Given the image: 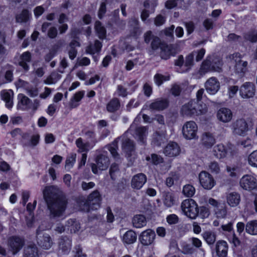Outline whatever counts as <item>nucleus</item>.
Returning <instances> with one entry per match:
<instances>
[{
  "instance_id": "obj_1",
  "label": "nucleus",
  "mask_w": 257,
  "mask_h": 257,
  "mask_svg": "<svg viewBox=\"0 0 257 257\" xmlns=\"http://www.w3.org/2000/svg\"><path fill=\"white\" fill-rule=\"evenodd\" d=\"M43 194L50 211V217L55 219L62 217L65 211L67 203L62 192L54 186H48L45 187Z\"/></svg>"
},
{
  "instance_id": "obj_2",
  "label": "nucleus",
  "mask_w": 257,
  "mask_h": 257,
  "mask_svg": "<svg viewBox=\"0 0 257 257\" xmlns=\"http://www.w3.org/2000/svg\"><path fill=\"white\" fill-rule=\"evenodd\" d=\"M222 65L223 63L220 58H214L212 62L207 58L202 62L200 68V72L202 73L210 71L220 72L222 71Z\"/></svg>"
},
{
  "instance_id": "obj_3",
  "label": "nucleus",
  "mask_w": 257,
  "mask_h": 257,
  "mask_svg": "<svg viewBox=\"0 0 257 257\" xmlns=\"http://www.w3.org/2000/svg\"><path fill=\"white\" fill-rule=\"evenodd\" d=\"M181 208L185 215L191 219H195L198 215L197 204L192 199L184 200L181 203Z\"/></svg>"
},
{
  "instance_id": "obj_4",
  "label": "nucleus",
  "mask_w": 257,
  "mask_h": 257,
  "mask_svg": "<svg viewBox=\"0 0 257 257\" xmlns=\"http://www.w3.org/2000/svg\"><path fill=\"white\" fill-rule=\"evenodd\" d=\"M101 201L100 193L97 190H95L89 194L86 201L83 202L84 207L81 209L85 211H88L90 209H97L100 206Z\"/></svg>"
},
{
  "instance_id": "obj_5",
  "label": "nucleus",
  "mask_w": 257,
  "mask_h": 257,
  "mask_svg": "<svg viewBox=\"0 0 257 257\" xmlns=\"http://www.w3.org/2000/svg\"><path fill=\"white\" fill-rule=\"evenodd\" d=\"M198 125L196 122L194 121H188L183 124L182 132L183 136L185 139L191 140L198 138Z\"/></svg>"
},
{
  "instance_id": "obj_6",
  "label": "nucleus",
  "mask_w": 257,
  "mask_h": 257,
  "mask_svg": "<svg viewBox=\"0 0 257 257\" xmlns=\"http://www.w3.org/2000/svg\"><path fill=\"white\" fill-rule=\"evenodd\" d=\"M231 129L234 135L244 136L249 130V124L244 118H239L231 124Z\"/></svg>"
},
{
  "instance_id": "obj_7",
  "label": "nucleus",
  "mask_w": 257,
  "mask_h": 257,
  "mask_svg": "<svg viewBox=\"0 0 257 257\" xmlns=\"http://www.w3.org/2000/svg\"><path fill=\"white\" fill-rule=\"evenodd\" d=\"M213 154L218 159H221L227 156H232L236 153V150L232 146L225 148L222 144H218L213 148Z\"/></svg>"
},
{
  "instance_id": "obj_8",
  "label": "nucleus",
  "mask_w": 257,
  "mask_h": 257,
  "mask_svg": "<svg viewBox=\"0 0 257 257\" xmlns=\"http://www.w3.org/2000/svg\"><path fill=\"white\" fill-rule=\"evenodd\" d=\"M255 93V86L253 83L246 82L242 84L239 89V93L243 99H249L252 98Z\"/></svg>"
},
{
  "instance_id": "obj_9",
  "label": "nucleus",
  "mask_w": 257,
  "mask_h": 257,
  "mask_svg": "<svg viewBox=\"0 0 257 257\" xmlns=\"http://www.w3.org/2000/svg\"><path fill=\"white\" fill-rule=\"evenodd\" d=\"M198 177L200 185L205 189L210 190L216 184L212 176L206 171H201Z\"/></svg>"
},
{
  "instance_id": "obj_10",
  "label": "nucleus",
  "mask_w": 257,
  "mask_h": 257,
  "mask_svg": "<svg viewBox=\"0 0 257 257\" xmlns=\"http://www.w3.org/2000/svg\"><path fill=\"white\" fill-rule=\"evenodd\" d=\"M231 62L234 64V71L236 73L243 74L246 71L247 61L241 60V55L235 53L231 56Z\"/></svg>"
},
{
  "instance_id": "obj_11",
  "label": "nucleus",
  "mask_w": 257,
  "mask_h": 257,
  "mask_svg": "<svg viewBox=\"0 0 257 257\" xmlns=\"http://www.w3.org/2000/svg\"><path fill=\"white\" fill-rule=\"evenodd\" d=\"M240 185L245 190L251 191L257 188V180L253 176L245 175L240 180Z\"/></svg>"
},
{
  "instance_id": "obj_12",
  "label": "nucleus",
  "mask_w": 257,
  "mask_h": 257,
  "mask_svg": "<svg viewBox=\"0 0 257 257\" xmlns=\"http://www.w3.org/2000/svg\"><path fill=\"white\" fill-rule=\"evenodd\" d=\"M37 240L38 245L44 249H48L53 245V241L51 236L46 233L40 232L37 230Z\"/></svg>"
},
{
  "instance_id": "obj_13",
  "label": "nucleus",
  "mask_w": 257,
  "mask_h": 257,
  "mask_svg": "<svg viewBox=\"0 0 257 257\" xmlns=\"http://www.w3.org/2000/svg\"><path fill=\"white\" fill-rule=\"evenodd\" d=\"M197 106V102L195 100H191L182 105L181 109V113L184 116H192L196 115L195 107Z\"/></svg>"
},
{
  "instance_id": "obj_14",
  "label": "nucleus",
  "mask_w": 257,
  "mask_h": 257,
  "mask_svg": "<svg viewBox=\"0 0 257 257\" xmlns=\"http://www.w3.org/2000/svg\"><path fill=\"white\" fill-rule=\"evenodd\" d=\"M156 233L152 229H147L142 232L139 237V239L144 245H149L152 244L155 239Z\"/></svg>"
},
{
  "instance_id": "obj_15",
  "label": "nucleus",
  "mask_w": 257,
  "mask_h": 257,
  "mask_svg": "<svg viewBox=\"0 0 257 257\" xmlns=\"http://www.w3.org/2000/svg\"><path fill=\"white\" fill-rule=\"evenodd\" d=\"M122 141V149L128 157L133 155L135 152V144L133 141L125 138V134L119 138Z\"/></svg>"
},
{
  "instance_id": "obj_16",
  "label": "nucleus",
  "mask_w": 257,
  "mask_h": 257,
  "mask_svg": "<svg viewBox=\"0 0 257 257\" xmlns=\"http://www.w3.org/2000/svg\"><path fill=\"white\" fill-rule=\"evenodd\" d=\"M204 86L206 91L209 94L213 95L219 90L220 82L216 78L212 77L206 81Z\"/></svg>"
},
{
  "instance_id": "obj_17",
  "label": "nucleus",
  "mask_w": 257,
  "mask_h": 257,
  "mask_svg": "<svg viewBox=\"0 0 257 257\" xmlns=\"http://www.w3.org/2000/svg\"><path fill=\"white\" fill-rule=\"evenodd\" d=\"M232 115L231 110L225 107L220 108L216 114L217 118L223 123H227L230 121L232 118Z\"/></svg>"
},
{
  "instance_id": "obj_18",
  "label": "nucleus",
  "mask_w": 257,
  "mask_h": 257,
  "mask_svg": "<svg viewBox=\"0 0 257 257\" xmlns=\"http://www.w3.org/2000/svg\"><path fill=\"white\" fill-rule=\"evenodd\" d=\"M9 245L14 254L19 251L24 245L23 240L16 236H13L9 239Z\"/></svg>"
},
{
  "instance_id": "obj_19",
  "label": "nucleus",
  "mask_w": 257,
  "mask_h": 257,
  "mask_svg": "<svg viewBox=\"0 0 257 257\" xmlns=\"http://www.w3.org/2000/svg\"><path fill=\"white\" fill-rule=\"evenodd\" d=\"M147 181L146 176L143 173H139L135 175L131 181V186L135 189H140Z\"/></svg>"
},
{
  "instance_id": "obj_20",
  "label": "nucleus",
  "mask_w": 257,
  "mask_h": 257,
  "mask_svg": "<svg viewBox=\"0 0 257 257\" xmlns=\"http://www.w3.org/2000/svg\"><path fill=\"white\" fill-rule=\"evenodd\" d=\"M180 152V148L175 142H170L165 147L164 153L169 157H175L178 156Z\"/></svg>"
},
{
  "instance_id": "obj_21",
  "label": "nucleus",
  "mask_w": 257,
  "mask_h": 257,
  "mask_svg": "<svg viewBox=\"0 0 257 257\" xmlns=\"http://www.w3.org/2000/svg\"><path fill=\"white\" fill-rule=\"evenodd\" d=\"M18 109L26 110L30 108L31 100L27 96L23 94H19L18 95Z\"/></svg>"
},
{
  "instance_id": "obj_22",
  "label": "nucleus",
  "mask_w": 257,
  "mask_h": 257,
  "mask_svg": "<svg viewBox=\"0 0 257 257\" xmlns=\"http://www.w3.org/2000/svg\"><path fill=\"white\" fill-rule=\"evenodd\" d=\"M148 128L146 126H139L136 127L133 135L134 138L138 141L144 143L148 135Z\"/></svg>"
},
{
  "instance_id": "obj_23",
  "label": "nucleus",
  "mask_w": 257,
  "mask_h": 257,
  "mask_svg": "<svg viewBox=\"0 0 257 257\" xmlns=\"http://www.w3.org/2000/svg\"><path fill=\"white\" fill-rule=\"evenodd\" d=\"M169 102L167 99L160 98L151 103L149 107L152 110L160 111L166 108Z\"/></svg>"
},
{
  "instance_id": "obj_24",
  "label": "nucleus",
  "mask_w": 257,
  "mask_h": 257,
  "mask_svg": "<svg viewBox=\"0 0 257 257\" xmlns=\"http://www.w3.org/2000/svg\"><path fill=\"white\" fill-rule=\"evenodd\" d=\"M228 244L224 240H219L216 244V252L219 257H226L228 251Z\"/></svg>"
},
{
  "instance_id": "obj_25",
  "label": "nucleus",
  "mask_w": 257,
  "mask_h": 257,
  "mask_svg": "<svg viewBox=\"0 0 257 257\" xmlns=\"http://www.w3.org/2000/svg\"><path fill=\"white\" fill-rule=\"evenodd\" d=\"M201 141L202 145L207 148H211L216 142L214 136L209 132L203 134Z\"/></svg>"
},
{
  "instance_id": "obj_26",
  "label": "nucleus",
  "mask_w": 257,
  "mask_h": 257,
  "mask_svg": "<svg viewBox=\"0 0 257 257\" xmlns=\"http://www.w3.org/2000/svg\"><path fill=\"white\" fill-rule=\"evenodd\" d=\"M226 201L231 207H236L240 200V195L236 192H229L226 194Z\"/></svg>"
},
{
  "instance_id": "obj_27",
  "label": "nucleus",
  "mask_w": 257,
  "mask_h": 257,
  "mask_svg": "<svg viewBox=\"0 0 257 257\" xmlns=\"http://www.w3.org/2000/svg\"><path fill=\"white\" fill-rule=\"evenodd\" d=\"M2 99L6 102V106L8 108H11L13 106L14 93L11 90H4L1 92Z\"/></svg>"
},
{
  "instance_id": "obj_28",
  "label": "nucleus",
  "mask_w": 257,
  "mask_h": 257,
  "mask_svg": "<svg viewBox=\"0 0 257 257\" xmlns=\"http://www.w3.org/2000/svg\"><path fill=\"white\" fill-rule=\"evenodd\" d=\"M166 131H162L161 132H156L153 136L152 143L156 146H159L163 143L166 140Z\"/></svg>"
},
{
  "instance_id": "obj_29",
  "label": "nucleus",
  "mask_w": 257,
  "mask_h": 257,
  "mask_svg": "<svg viewBox=\"0 0 257 257\" xmlns=\"http://www.w3.org/2000/svg\"><path fill=\"white\" fill-rule=\"evenodd\" d=\"M31 60V53L28 51L25 52L20 56L18 64L25 71H28L29 69V66L28 65V63L30 62Z\"/></svg>"
},
{
  "instance_id": "obj_30",
  "label": "nucleus",
  "mask_w": 257,
  "mask_h": 257,
  "mask_svg": "<svg viewBox=\"0 0 257 257\" xmlns=\"http://www.w3.org/2000/svg\"><path fill=\"white\" fill-rule=\"evenodd\" d=\"M137 236L135 232L130 230L126 231L122 237V241L126 244H133L137 240Z\"/></svg>"
},
{
  "instance_id": "obj_31",
  "label": "nucleus",
  "mask_w": 257,
  "mask_h": 257,
  "mask_svg": "<svg viewBox=\"0 0 257 257\" xmlns=\"http://www.w3.org/2000/svg\"><path fill=\"white\" fill-rule=\"evenodd\" d=\"M102 47L101 43L98 40H95L94 43H91L86 48V52L90 54H94L100 51Z\"/></svg>"
},
{
  "instance_id": "obj_32",
  "label": "nucleus",
  "mask_w": 257,
  "mask_h": 257,
  "mask_svg": "<svg viewBox=\"0 0 257 257\" xmlns=\"http://www.w3.org/2000/svg\"><path fill=\"white\" fill-rule=\"evenodd\" d=\"M132 222L135 227L141 228L146 225L147 220L145 216L139 214L133 217Z\"/></svg>"
},
{
  "instance_id": "obj_33",
  "label": "nucleus",
  "mask_w": 257,
  "mask_h": 257,
  "mask_svg": "<svg viewBox=\"0 0 257 257\" xmlns=\"http://www.w3.org/2000/svg\"><path fill=\"white\" fill-rule=\"evenodd\" d=\"M84 95V91H79L74 94L70 99L69 105L71 108H75L79 105L78 102L83 97Z\"/></svg>"
},
{
  "instance_id": "obj_34",
  "label": "nucleus",
  "mask_w": 257,
  "mask_h": 257,
  "mask_svg": "<svg viewBox=\"0 0 257 257\" xmlns=\"http://www.w3.org/2000/svg\"><path fill=\"white\" fill-rule=\"evenodd\" d=\"M96 164L99 170H104L106 169L109 165V159L103 155L99 156L96 160Z\"/></svg>"
},
{
  "instance_id": "obj_35",
  "label": "nucleus",
  "mask_w": 257,
  "mask_h": 257,
  "mask_svg": "<svg viewBox=\"0 0 257 257\" xmlns=\"http://www.w3.org/2000/svg\"><path fill=\"white\" fill-rule=\"evenodd\" d=\"M246 232L252 235H257V220L248 221L245 225Z\"/></svg>"
},
{
  "instance_id": "obj_36",
  "label": "nucleus",
  "mask_w": 257,
  "mask_h": 257,
  "mask_svg": "<svg viewBox=\"0 0 257 257\" xmlns=\"http://www.w3.org/2000/svg\"><path fill=\"white\" fill-rule=\"evenodd\" d=\"M24 257H38V248L33 244L28 245L24 250Z\"/></svg>"
},
{
  "instance_id": "obj_37",
  "label": "nucleus",
  "mask_w": 257,
  "mask_h": 257,
  "mask_svg": "<svg viewBox=\"0 0 257 257\" xmlns=\"http://www.w3.org/2000/svg\"><path fill=\"white\" fill-rule=\"evenodd\" d=\"M120 107V102L118 98H113L106 105V109L109 112L117 111Z\"/></svg>"
},
{
  "instance_id": "obj_38",
  "label": "nucleus",
  "mask_w": 257,
  "mask_h": 257,
  "mask_svg": "<svg viewBox=\"0 0 257 257\" xmlns=\"http://www.w3.org/2000/svg\"><path fill=\"white\" fill-rule=\"evenodd\" d=\"M164 204L167 207L173 206L175 203V198L174 194L171 192H166L163 196Z\"/></svg>"
},
{
  "instance_id": "obj_39",
  "label": "nucleus",
  "mask_w": 257,
  "mask_h": 257,
  "mask_svg": "<svg viewBox=\"0 0 257 257\" xmlns=\"http://www.w3.org/2000/svg\"><path fill=\"white\" fill-rule=\"evenodd\" d=\"M59 249L62 250V252L65 254L68 253L71 249V241L68 239H62L59 242Z\"/></svg>"
},
{
  "instance_id": "obj_40",
  "label": "nucleus",
  "mask_w": 257,
  "mask_h": 257,
  "mask_svg": "<svg viewBox=\"0 0 257 257\" xmlns=\"http://www.w3.org/2000/svg\"><path fill=\"white\" fill-rule=\"evenodd\" d=\"M30 13L27 10H23L22 12L16 17L18 23H26L30 19Z\"/></svg>"
},
{
  "instance_id": "obj_41",
  "label": "nucleus",
  "mask_w": 257,
  "mask_h": 257,
  "mask_svg": "<svg viewBox=\"0 0 257 257\" xmlns=\"http://www.w3.org/2000/svg\"><path fill=\"white\" fill-rule=\"evenodd\" d=\"M195 191V187L191 184L184 185L182 189V193L186 197H192L194 195Z\"/></svg>"
},
{
  "instance_id": "obj_42",
  "label": "nucleus",
  "mask_w": 257,
  "mask_h": 257,
  "mask_svg": "<svg viewBox=\"0 0 257 257\" xmlns=\"http://www.w3.org/2000/svg\"><path fill=\"white\" fill-rule=\"evenodd\" d=\"M95 29L99 38L104 39L105 38L106 30L105 28L102 26L100 22L97 21L95 22Z\"/></svg>"
},
{
  "instance_id": "obj_43",
  "label": "nucleus",
  "mask_w": 257,
  "mask_h": 257,
  "mask_svg": "<svg viewBox=\"0 0 257 257\" xmlns=\"http://www.w3.org/2000/svg\"><path fill=\"white\" fill-rule=\"evenodd\" d=\"M61 78V75L57 73H52L44 80V83L48 85L55 84Z\"/></svg>"
},
{
  "instance_id": "obj_44",
  "label": "nucleus",
  "mask_w": 257,
  "mask_h": 257,
  "mask_svg": "<svg viewBox=\"0 0 257 257\" xmlns=\"http://www.w3.org/2000/svg\"><path fill=\"white\" fill-rule=\"evenodd\" d=\"M120 138H117L114 142L108 147V149L110 152L111 155L114 159L118 158V154L117 152L118 149L117 143Z\"/></svg>"
},
{
  "instance_id": "obj_45",
  "label": "nucleus",
  "mask_w": 257,
  "mask_h": 257,
  "mask_svg": "<svg viewBox=\"0 0 257 257\" xmlns=\"http://www.w3.org/2000/svg\"><path fill=\"white\" fill-rule=\"evenodd\" d=\"M66 225L69 227L70 231L73 232L78 231L80 228L79 223L74 219L67 220Z\"/></svg>"
},
{
  "instance_id": "obj_46",
  "label": "nucleus",
  "mask_w": 257,
  "mask_h": 257,
  "mask_svg": "<svg viewBox=\"0 0 257 257\" xmlns=\"http://www.w3.org/2000/svg\"><path fill=\"white\" fill-rule=\"evenodd\" d=\"M76 145L78 148V152H84L88 151L89 143H85L83 142V140L81 138H79L76 140Z\"/></svg>"
},
{
  "instance_id": "obj_47",
  "label": "nucleus",
  "mask_w": 257,
  "mask_h": 257,
  "mask_svg": "<svg viewBox=\"0 0 257 257\" xmlns=\"http://www.w3.org/2000/svg\"><path fill=\"white\" fill-rule=\"evenodd\" d=\"M76 154H72L67 158L65 168L67 171L70 170L73 167L76 162Z\"/></svg>"
},
{
  "instance_id": "obj_48",
  "label": "nucleus",
  "mask_w": 257,
  "mask_h": 257,
  "mask_svg": "<svg viewBox=\"0 0 257 257\" xmlns=\"http://www.w3.org/2000/svg\"><path fill=\"white\" fill-rule=\"evenodd\" d=\"M203 238L208 244H213L216 240V235L210 231H206L203 233Z\"/></svg>"
},
{
  "instance_id": "obj_49",
  "label": "nucleus",
  "mask_w": 257,
  "mask_h": 257,
  "mask_svg": "<svg viewBox=\"0 0 257 257\" xmlns=\"http://www.w3.org/2000/svg\"><path fill=\"white\" fill-rule=\"evenodd\" d=\"M161 52L160 56L163 59L167 60L169 58L171 51L168 45L162 44L161 46Z\"/></svg>"
},
{
  "instance_id": "obj_50",
  "label": "nucleus",
  "mask_w": 257,
  "mask_h": 257,
  "mask_svg": "<svg viewBox=\"0 0 257 257\" xmlns=\"http://www.w3.org/2000/svg\"><path fill=\"white\" fill-rule=\"evenodd\" d=\"M247 160L250 166L257 168V150L253 151L249 154Z\"/></svg>"
},
{
  "instance_id": "obj_51",
  "label": "nucleus",
  "mask_w": 257,
  "mask_h": 257,
  "mask_svg": "<svg viewBox=\"0 0 257 257\" xmlns=\"http://www.w3.org/2000/svg\"><path fill=\"white\" fill-rule=\"evenodd\" d=\"M170 77L169 76H164L160 74H157L154 76V81L158 85H161L164 81L169 80Z\"/></svg>"
},
{
  "instance_id": "obj_52",
  "label": "nucleus",
  "mask_w": 257,
  "mask_h": 257,
  "mask_svg": "<svg viewBox=\"0 0 257 257\" xmlns=\"http://www.w3.org/2000/svg\"><path fill=\"white\" fill-rule=\"evenodd\" d=\"M195 110L196 115H199L205 113L207 111V107L205 103L197 102V106L195 107Z\"/></svg>"
},
{
  "instance_id": "obj_53",
  "label": "nucleus",
  "mask_w": 257,
  "mask_h": 257,
  "mask_svg": "<svg viewBox=\"0 0 257 257\" xmlns=\"http://www.w3.org/2000/svg\"><path fill=\"white\" fill-rule=\"evenodd\" d=\"M193 54L191 53L186 57L185 61L184 62V65L186 67V70L190 69V68L193 65Z\"/></svg>"
},
{
  "instance_id": "obj_54",
  "label": "nucleus",
  "mask_w": 257,
  "mask_h": 257,
  "mask_svg": "<svg viewBox=\"0 0 257 257\" xmlns=\"http://www.w3.org/2000/svg\"><path fill=\"white\" fill-rule=\"evenodd\" d=\"M209 170L212 173L215 174L219 173L220 171V167L217 162L213 161L209 163Z\"/></svg>"
},
{
  "instance_id": "obj_55",
  "label": "nucleus",
  "mask_w": 257,
  "mask_h": 257,
  "mask_svg": "<svg viewBox=\"0 0 257 257\" xmlns=\"http://www.w3.org/2000/svg\"><path fill=\"white\" fill-rule=\"evenodd\" d=\"M245 39L252 43L257 42V32H250L246 34Z\"/></svg>"
},
{
  "instance_id": "obj_56",
  "label": "nucleus",
  "mask_w": 257,
  "mask_h": 257,
  "mask_svg": "<svg viewBox=\"0 0 257 257\" xmlns=\"http://www.w3.org/2000/svg\"><path fill=\"white\" fill-rule=\"evenodd\" d=\"M238 87L235 85H230L228 87L227 94L229 98L233 97L238 90Z\"/></svg>"
},
{
  "instance_id": "obj_57",
  "label": "nucleus",
  "mask_w": 257,
  "mask_h": 257,
  "mask_svg": "<svg viewBox=\"0 0 257 257\" xmlns=\"http://www.w3.org/2000/svg\"><path fill=\"white\" fill-rule=\"evenodd\" d=\"M215 214L218 218H224L227 214V210L225 207L221 206L220 208L215 210Z\"/></svg>"
},
{
  "instance_id": "obj_58",
  "label": "nucleus",
  "mask_w": 257,
  "mask_h": 257,
  "mask_svg": "<svg viewBox=\"0 0 257 257\" xmlns=\"http://www.w3.org/2000/svg\"><path fill=\"white\" fill-rule=\"evenodd\" d=\"M193 54V56L196 55V61H200L205 53V50L204 48H202L199 50L194 51L192 52Z\"/></svg>"
},
{
  "instance_id": "obj_59",
  "label": "nucleus",
  "mask_w": 257,
  "mask_h": 257,
  "mask_svg": "<svg viewBox=\"0 0 257 257\" xmlns=\"http://www.w3.org/2000/svg\"><path fill=\"white\" fill-rule=\"evenodd\" d=\"M57 51V48H52L49 52L45 56V60L46 62H49L54 57V56L56 55Z\"/></svg>"
},
{
  "instance_id": "obj_60",
  "label": "nucleus",
  "mask_w": 257,
  "mask_h": 257,
  "mask_svg": "<svg viewBox=\"0 0 257 257\" xmlns=\"http://www.w3.org/2000/svg\"><path fill=\"white\" fill-rule=\"evenodd\" d=\"M161 41L158 37H153L151 43L152 48L154 50L158 49L160 46L161 47Z\"/></svg>"
},
{
  "instance_id": "obj_61",
  "label": "nucleus",
  "mask_w": 257,
  "mask_h": 257,
  "mask_svg": "<svg viewBox=\"0 0 257 257\" xmlns=\"http://www.w3.org/2000/svg\"><path fill=\"white\" fill-rule=\"evenodd\" d=\"M166 21L165 17L161 15H158L155 19L154 23L156 26H160L163 25Z\"/></svg>"
},
{
  "instance_id": "obj_62",
  "label": "nucleus",
  "mask_w": 257,
  "mask_h": 257,
  "mask_svg": "<svg viewBox=\"0 0 257 257\" xmlns=\"http://www.w3.org/2000/svg\"><path fill=\"white\" fill-rule=\"evenodd\" d=\"M178 219V216L174 214H170L167 217V221L169 224L177 223Z\"/></svg>"
},
{
  "instance_id": "obj_63",
  "label": "nucleus",
  "mask_w": 257,
  "mask_h": 257,
  "mask_svg": "<svg viewBox=\"0 0 257 257\" xmlns=\"http://www.w3.org/2000/svg\"><path fill=\"white\" fill-rule=\"evenodd\" d=\"M40 140V135L38 134L34 135L31 137L29 145L34 147L38 145Z\"/></svg>"
},
{
  "instance_id": "obj_64",
  "label": "nucleus",
  "mask_w": 257,
  "mask_h": 257,
  "mask_svg": "<svg viewBox=\"0 0 257 257\" xmlns=\"http://www.w3.org/2000/svg\"><path fill=\"white\" fill-rule=\"evenodd\" d=\"M117 93L118 96L122 97H125L127 95L126 89L122 85L117 86Z\"/></svg>"
}]
</instances>
